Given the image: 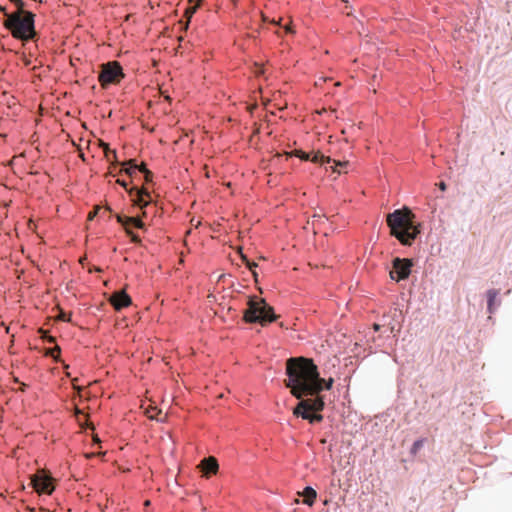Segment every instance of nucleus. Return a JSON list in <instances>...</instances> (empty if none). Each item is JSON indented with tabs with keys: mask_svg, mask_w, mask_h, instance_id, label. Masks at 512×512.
I'll return each instance as SVG.
<instances>
[{
	"mask_svg": "<svg viewBox=\"0 0 512 512\" xmlns=\"http://www.w3.org/2000/svg\"><path fill=\"white\" fill-rule=\"evenodd\" d=\"M286 375L285 386L297 399L318 395L323 390L324 379L320 377L317 366L310 358H289L286 361Z\"/></svg>",
	"mask_w": 512,
	"mask_h": 512,
	"instance_id": "obj_1",
	"label": "nucleus"
},
{
	"mask_svg": "<svg viewBox=\"0 0 512 512\" xmlns=\"http://www.w3.org/2000/svg\"><path fill=\"white\" fill-rule=\"evenodd\" d=\"M414 214L408 209H398L387 215V224L391 235L396 237L401 244L411 245L420 230L413 223Z\"/></svg>",
	"mask_w": 512,
	"mask_h": 512,
	"instance_id": "obj_2",
	"label": "nucleus"
},
{
	"mask_svg": "<svg viewBox=\"0 0 512 512\" xmlns=\"http://www.w3.org/2000/svg\"><path fill=\"white\" fill-rule=\"evenodd\" d=\"M3 24L16 39L28 41L34 38L36 34L34 28V14L29 11H15L11 14H7V18Z\"/></svg>",
	"mask_w": 512,
	"mask_h": 512,
	"instance_id": "obj_3",
	"label": "nucleus"
},
{
	"mask_svg": "<svg viewBox=\"0 0 512 512\" xmlns=\"http://www.w3.org/2000/svg\"><path fill=\"white\" fill-rule=\"evenodd\" d=\"M248 308L244 312V320L247 323H259L265 326L267 323L275 321L278 316L274 313V309L265 299L257 296L250 297L248 300Z\"/></svg>",
	"mask_w": 512,
	"mask_h": 512,
	"instance_id": "obj_4",
	"label": "nucleus"
},
{
	"mask_svg": "<svg viewBox=\"0 0 512 512\" xmlns=\"http://www.w3.org/2000/svg\"><path fill=\"white\" fill-rule=\"evenodd\" d=\"M315 396V398L300 399L293 410V414L308 420L310 423L321 422L323 416L318 412L324 409L325 403L322 396H319V394Z\"/></svg>",
	"mask_w": 512,
	"mask_h": 512,
	"instance_id": "obj_5",
	"label": "nucleus"
},
{
	"mask_svg": "<svg viewBox=\"0 0 512 512\" xmlns=\"http://www.w3.org/2000/svg\"><path fill=\"white\" fill-rule=\"evenodd\" d=\"M124 77L122 67L117 61L102 64L98 80L102 87L118 84Z\"/></svg>",
	"mask_w": 512,
	"mask_h": 512,
	"instance_id": "obj_6",
	"label": "nucleus"
},
{
	"mask_svg": "<svg viewBox=\"0 0 512 512\" xmlns=\"http://www.w3.org/2000/svg\"><path fill=\"white\" fill-rule=\"evenodd\" d=\"M31 484L39 494H51L55 489L54 479L42 469L31 476Z\"/></svg>",
	"mask_w": 512,
	"mask_h": 512,
	"instance_id": "obj_7",
	"label": "nucleus"
},
{
	"mask_svg": "<svg viewBox=\"0 0 512 512\" xmlns=\"http://www.w3.org/2000/svg\"><path fill=\"white\" fill-rule=\"evenodd\" d=\"M412 265L413 263L410 259L395 258L393 260V270L390 272V277L396 281L407 279L411 273Z\"/></svg>",
	"mask_w": 512,
	"mask_h": 512,
	"instance_id": "obj_8",
	"label": "nucleus"
},
{
	"mask_svg": "<svg viewBox=\"0 0 512 512\" xmlns=\"http://www.w3.org/2000/svg\"><path fill=\"white\" fill-rule=\"evenodd\" d=\"M117 183L121 185L123 188H125L130 196H133L135 192V198L133 199L135 205L142 208L149 204V200H146L145 197L150 198V194L145 188H142L140 190L137 188L128 189L127 182L120 179H117Z\"/></svg>",
	"mask_w": 512,
	"mask_h": 512,
	"instance_id": "obj_9",
	"label": "nucleus"
},
{
	"mask_svg": "<svg viewBox=\"0 0 512 512\" xmlns=\"http://www.w3.org/2000/svg\"><path fill=\"white\" fill-rule=\"evenodd\" d=\"M110 303L113 305L115 310L119 311L131 305L132 300L131 297L124 290H121L111 295Z\"/></svg>",
	"mask_w": 512,
	"mask_h": 512,
	"instance_id": "obj_10",
	"label": "nucleus"
},
{
	"mask_svg": "<svg viewBox=\"0 0 512 512\" xmlns=\"http://www.w3.org/2000/svg\"><path fill=\"white\" fill-rule=\"evenodd\" d=\"M199 467L201 468V470L204 472V474L206 476H208L210 474H216L219 469L217 459L213 456L204 458L201 461Z\"/></svg>",
	"mask_w": 512,
	"mask_h": 512,
	"instance_id": "obj_11",
	"label": "nucleus"
},
{
	"mask_svg": "<svg viewBox=\"0 0 512 512\" xmlns=\"http://www.w3.org/2000/svg\"><path fill=\"white\" fill-rule=\"evenodd\" d=\"M117 221L124 226L127 233H130L129 229L131 226H134L137 228H143V226H144L143 222L140 219L135 218V217H126V216L117 215Z\"/></svg>",
	"mask_w": 512,
	"mask_h": 512,
	"instance_id": "obj_12",
	"label": "nucleus"
},
{
	"mask_svg": "<svg viewBox=\"0 0 512 512\" xmlns=\"http://www.w3.org/2000/svg\"><path fill=\"white\" fill-rule=\"evenodd\" d=\"M303 496V503L312 506L315 502V499L317 497L316 491L312 487H306L303 492L301 493Z\"/></svg>",
	"mask_w": 512,
	"mask_h": 512,
	"instance_id": "obj_13",
	"label": "nucleus"
},
{
	"mask_svg": "<svg viewBox=\"0 0 512 512\" xmlns=\"http://www.w3.org/2000/svg\"><path fill=\"white\" fill-rule=\"evenodd\" d=\"M108 213H110V208H109V207H105V208H103V207H100V206H96V207L94 208V210H93V211H91V212L88 214V220H93V219H94V217H96V216H97V215H99V214H100L101 216H103V215L108 214Z\"/></svg>",
	"mask_w": 512,
	"mask_h": 512,
	"instance_id": "obj_14",
	"label": "nucleus"
},
{
	"mask_svg": "<svg viewBox=\"0 0 512 512\" xmlns=\"http://www.w3.org/2000/svg\"><path fill=\"white\" fill-rule=\"evenodd\" d=\"M498 294H499V291L496 289H490L487 292L488 310L490 313L493 312V304H494V301L496 300Z\"/></svg>",
	"mask_w": 512,
	"mask_h": 512,
	"instance_id": "obj_15",
	"label": "nucleus"
},
{
	"mask_svg": "<svg viewBox=\"0 0 512 512\" xmlns=\"http://www.w3.org/2000/svg\"><path fill=\"white\" fill-rule=\"evenodd\" d=\"M126 164H128L129 167L121 169L120 173L125 172L128 176L133 177V175L136 174L137 171V164L135 163V160L131 159Z\"/></svg>",
	"mask_w": 512,
	"mask_h": 512,
	"instance_id": "obj_16",
	"label": "nucleus"
},
{
	"mask_svg": "<svg viewBox=\"0 0 512 512\" xmlns=\"http://www.w3.org/2000/svg\"><path fill=\"white\" fill-rule=\"evenodd\" d=\"M309 161H312L313 163L324 164V163H330L331 162V158L322 155L320 152H316V153H314L313 157H310Z\"/></svg>",
	"mask_w": 512,
	"mask_h": 512,
	"instance_id": "obj_17",
	"label": "nucleus"
},
{
	"mask_svg": "<svg viewBox=\"0 0 512 512\" xmlns=\"http://www.w3.org/2000/svg\"><path fill=\"white\" fill-rule=\"evenodd\" d=\"M60 353H61V349L59 346L56 345L53 348L47 349L45 354L53 357L56 361H58L59 357H60Z\"/></svg>",
	"mask_w": 512,
	"mask_h": 512,
	"instance_id": "obj_18",
	"label": "nucleus"
},
{
	"mask_svg": "<svg viewBox=\"0 0 512 512\" xmlns=\"http://www.w3.org/2000/svg\"><path fill=\"white\" fill-rule=\"evenodd\" d=\"M146 415L150 418V419H156L157 418V415L159 413H161L160 410H158L157 407H153L151 405H149V407L146 409L145 411Z\"/></svg>",
	"mask_w": 512,
	"mask_h": 512,
	"instance_id": "obj_19",
	"label": "nucleus"
},
{
	"mask_svg": "<svg viewBox=\"0 0 512 512\" xmlns=\"http://www.w3.org/2000/svg\"><path fill=\"white\" fill-rule=\"evenodd\" d=\"M290 155L299 157L300 159H302L304 161L310 160V155L302 150H294L293 152L290 153Z\"/></svg>",
	"mask_w": 512,
	"mask_h": 512,
	"instance_id": "obj_20",
	"label": "nucleus"
},
{
	"mask_svg": "<svg viewBox=\"0 0 512 512\" xmlns=\"http://www.w3.org/2000/svg\"><path fill=\"white\" fill-rule=\"evenodd\" d=\"M101 146L104 149V153H105V156L107 159H109V153H113V159L116 160V151L115 150H111L109 148L108 144H106V143H102Z\"/></svg>",
	"mask_w": 512,
	"mask_h": 512,
	"instance_id": "obj_21",
	"label": "nucleus"
},
{
	"mask_svg": "<svg viewBox=\"0 0 512 512\" xmlns=\"http://www.w3.org/2000/svg\"><path fill=\"white\" fill-rule=\"evenodd\" d=\"M423 443L424 440L422 439L415 441L414 444L412 445L411 452L415 454L419 449H421Z\"/></svg>",
	"mask_w": 512,
	"mask_h": 512,
	"instance_id": "obj_22",
	"label": "nucleus"
},
{
	"mask_svg": "<svg viewBox=\"0 0 512 512\" xmlns=\"http://www.w3.org/2000/svg\"><path fill=\"white\" fill-rule=\"evenodd\" d=\"M39 332L42 334V336H41L42 339L46 340L47 342L52 343V342L55 341V338L50 336V335H48L47 331H44L43 329H40Z\"/></svg>",
	"mask_w": 512,
	"mask_h": 512,
	"instance_id": "obj_23",
	"label": "nucleus"
},
{
	"mask_svg": "<svg viewBox=\"0 0 512 512\" xmlns=\"http://www.w3.org/2000/svg\"><path fill=\"white\" fill-rule=\"evenodd\" d=\"M12 3H14L17 7V11L26 12L24 7V2L22 0H10Z\"/></svg>",
	"mask_w": 512,
	"mask_h": 512,
	"instance_id": "obj_24",
	"label": "nucleus"
},
{
	"mask_svg": "<svg viewBox=\"0 0 512 512\" xmlns=\"http://www.w3.org/2000/svg\"><path fill=\"white\" fill-rule=\"evenodd\" d=\"M334 380L332 378H329L328 380L324 379V382L322 383L323 389L330 390L333 386Z\"/></svg>",
	"mask_w": 512,
	"mask_h": 512,
	"instance_id": "obj_25",
	"label": "nucleus"
},
{
	"mask_svg": "<svg viewBox=\"0 0 512 512\" xmlns=\"http://www.w3.org/2000/svg\"><path fill=\"white\" fill-rule=\"evenodd\" d=\"M198 6H199V4H197V5H195V6L191 7V8L186 9V11H185V15H186L188 18H190V17L195 13V11H196V9L198 8Z\"/></svg>",
	"mask_w": 512,
	"mask_h": 512,
	"instance_id": "obj_26",
	"label": "nucleus"
},
{
	"mask_svg": "<svg viewBox=\"0 0 512 512\" xmlns=\"http://www.w3.org/2000/svg\"><path fill=\"white\" fill-rule=\"evenodd\" d=\"M143 174L146 182L152 181L153 173L150 170L144 172Z\"/></svg>",
	"mask_w": 512,
	"mask_h": 512,
	"instance_id": "obj_27",
	"label": "nucleus"
},
{
	"mask_svg": "<svg viewBox=\"0 0 512 512\" xmlns=\"http://www.w3.org/2000/svg\"><path fill=\"white\" fill-rule=\"evenodd\" d=\"M246 266L249 268L250 271H253L257 267V263L251 262V261H247Z\"/></svg>",
	"mask_w": 512,
	"mask_h": 512,
	"instance_id": "obj_28",
	"label": "nucleus"
},
{
	"mask_svg": "<svg viewBox=\"0 0 512 512\" xmlns=\"http://www.w3.org/2000/svg\"><path fill=\"white\" fill-rule=\"evenodd\" d=\"M320 219H321V216H320V215L314 214V215L312 216V221H311V223H312L313 227H315V223H316V221H320Z\"/></svg>",
	"mask_w": 512,
	"mask_h": 512,
	"instance_id": "obj_29",
	"label": "nucleus"
},
{
	"mask_svg": "<svg viewBox=\"0 0 512 512\" xmlns=\"http://www.w3.org/2000/svg\"><path fill=\"white\" fill-rule=\"evenodd\" d=\"M336 165V167H345L348 165V162L347 161H344V162H341V161H333Z\"/></svg>",
	"mask_w": 512,
	"mask_h": 512,
	"instance_id": "obj_30",
	"label": "nucleus"
},
{
	"mask_svg": "<svg viewBox=\"0 0 512 512\" xmlns=\"http://www.w3.org/2000/svg\"><path fill=\"white\" fill-rule=\"evenodd\" d=\"M137 170L142 173L148 171L144 163H142L141 165H137Z\"/></svg>",
	"mask_w": 512,
	"mask_h": 512,
	"instance_id": "obj_31",
	"label": "nucleus"
},
{
	"mask_svg": "<svg viewBox=\"0 0 512 512\" xmlns=\"http://www.w3.org/2000/svg\"><path fill=\"white\" fill-rule=\"evenodd\" d=\"M283 27H284L286 33H292L293 32L292 27L290 25V22L285 24Z\"/></svg>",
	"mask_w": 512,
	"mask_h": 512,
	"instance_id": "obj_32",
	"label": "nucleus"
},
{
	"mask_svg": "<svg viewBox=\"0 0 512 512\" xmlns=\"http://www.w3.org/2000/svg\"><path fill=\"white\" fill-rule=\"evenodd\" d=\"M438 186H439V188H440L442 191H445V190H446V188H447V186H446V184H445L444 182H440V183L438 184Z\"/></svg>",
	"mask_w": 512,
	"mask_h": 512,
	"instance_id": "obj_33",
	"label": "nucleus"
},
{
	"mask_svg": "<svg viewBox=\"0 0 512 512\" xmlns=\"http://www.w3.org/2000/svg\"><path fill=\"white\" fill-rule=\"evenodd\" d=\"M0 12H2L6 17H7V14H9L7 11H6V8L2 5H0Z\"/></svg>",
	"mask_w": 512,
	"mask_h": 512,
	"instance_id": "obj_34",
	"label": "nucleus"
},
{
	"mask_svg": "<svg viewBox=\"0 0 512 512\" xmlns=\"http://www.w3.org/2000/svg\"><path fill=\"white\" fill-rule=\"evenodd\" d=\"M251 272H252L254 280L257 282L258 281V273L256 272V270H253Z\"/></svg>",
	"mask_w": 512,
	"mask_h": 512,
	"instance_id": "obj_35",
	"label": "nucleus"
},
{
	"mask_svg": "<svg viewBox=\"0 0 512 512\" xmlns=\"http://www.w3.org/2000/svg\"><path fill=\"white\" fill-rule=\"evenodd\" d=\"M129 234L131 235L133 242H138L139 241V238L136 235L132 234L131 232Z\"/></svg>",
	"mask_w": 512,
	"mask_h": 512,
	"instance_id": "obj_36",
	"label": "nucleus"
},
{
	"mask_svg": "<svg viewBox=\"0 0 512 512\" xmlns=\"http://www.w3.org/2000/svg\"><path fill=\"white\" fill-rule=\"evenodd\" d=\"M76 381H77V378H74V379H73V386H74V389H77L78 391H80V390H81V387H78V386H76V385H75V382H76Z\"/></svg>",
	"mask_w": 512,
	"mask_h": 512,
	"instance_id": "obj_37",
	"label": "nucleus"
},
{
	"mask_svg": "<svg viewBox=\"0 0 512 512\" xmlns=\"http://www.w3.org/2000/svg\"><path fill=\"white\" fill-rule=\"evenodd\" d=\"M59 318H60V319H62V320H64V321H70V319H67V318L65 317V314H64V313H62V314L59 316Z\"/></svg>",
	"mask_w": 512,
	"mask_h": 512,
	"instance_id": "obj_38",
	"label": "nucleus"
},
{
	"mask_svg": "<svg viewBox=\"0 0 512 512\" xmlns=\"http://www.w3.org/2000/svg\"><path fill=\"white\" fill-rule=\"evenodd\" d=\"M241 258L245 262V264H247V261H249L244 254H241Z\"/></svg>",
	"mask_w": 512,
	"mask_h": 512,
	"instance_id": "obj_39",
	"label": "nucleus"
},
{
	"mask_svg": "<svg viewBox=\"0 0 512 512\" xmlns=\"http://www.w3.org/2000/svg\"><path fill=\"white\" fill-rule=\"evenodd\" d=\"M373 328H374L375 331H378L380 329V325L379 324H374Z\"/></svg>",
	"mask_w": 512,
	"mask_h": 512,
	"instance_id": "obj_40",
	"label": "nucleus"
},
{
	"mask_svg": "<svg viewBox=\"0 0 512 512\" xmlns=\"http://www.w3.org/2000/svg\"><path fill=\"white\" fill-rule=\"evenodd\" d=\"M281 21H282V18H280L278 21H273V23H275L277 25H281Z\"/></svg>",
	"mask_w": 512,
	"mask_h": 512,
	"instance_id": "obj_41",
	"label": "nucleus"
},
{
	"mask_svg": "<svg viewBox=\"0 0 512 512\" xmlns=\"http://www.w3.org/2000/svg\"><path fill=\"white\" fill-rule=\"evenodd\" d=\"M256 73L260 74V73H264V71L262 69H260L259 71H257Z\"/></svg>",
	"mask_w": 512,
	"mask_h": 512,
	"instance_id": "obj_42",
	"label": "nucleus"
},
{
	"mask_svg": "<svg viewBox=\"0 0 512 512\" xmlns=\"http://www.w3.org/2000/svg\"><path fill=\"white\" fill-rule=\"evenodd\" d=\"M111 157L113 158V153H109V159L108 160H110Z\"/></svg>",
	"mask_w": 512,
	"mask_h": 512,
	"instance_id": "obj_43",
	"label": "nucleus"
},
{
	"mask_svg": "<svg viewBox=\"0 0 512 512\" xmlns=\"http://www.w3.org/2000/svg\"><path fill=\"white\" fill-rule=\"evenodd\" d=\"M24 387H26V384H23V386H21V391H24Z\"/></svg>",
	"mask_w": 512,
	"mask_h": 512,
	"instance_id": "obj_44",
	"label": "nucleus"
},
{
	"mask_svg": "<svg viewBox=\"0 0 512 512\" xmlns=\"http://www.w3.org/2000/svg\"><path fill=\"white\" fill-rule=\"evenodd\" d=\"M24 387H26V384H23V386H21V391H24Z\"/></svg>",
	"mask_w": 512,
	"mask_h": 512,
	"instance_id": "obj_45",
	"label": "nucleus"
},
{
	"mask_svg": "<svg viewBox=\"0 0 512 512\" xmlns=\"http://www.w3.org/2000/svg\"><path fill=\"white\" fill-rule=\"evenodd\" d=\"M24 387H26V384H23V386H21V391H24Z\"/></svg>",
	"mask_w": 512,
	"mask_h": 512,
	"instance_id": "obj_46",
	"label": "nucleus"
}]
</instances>
